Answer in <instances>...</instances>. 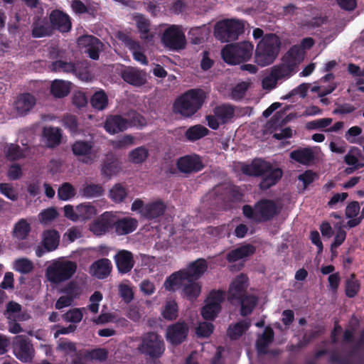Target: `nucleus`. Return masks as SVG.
<instances>
[{
  "label": "nucleus",
  "mask_w": 364,
  "mask_h": 364,
  "mask_svg": "<svg viewBox=\"0 0 364 364\" xmlns=\"http://www.w3.org/2000/svg\"><path fill=\"white\" fill-rule=\"evenodd\" d=\"M253 48L249 41L228 44L222 49V58L229 65H239L251 58Z\"/></svg>",
  "instance_id": "nucleus-4"
},
{
  "label": "nucleus",
  "mask_w": 364,
  "mask_h": 364,
  "mask_svg": "<svg viewBox=\"0 0 364 364\" xmlns=\"http://www.w3.org/2000/svg\"><path fill=\"white\" fill-rule=\"evenodd\" d=\"M71 83L63 80H55L50 85V93L56 98L66 97L70 92Z\"/></svg>",
  "instance_id": "nucleus-38"
},
{
  "label": "nucleus",
  "mask_w": 364,
  "mask_h": 364,
  "mask_svg": "<svg viewBox=\"0 0 364 364\" xmlns=\"http://www.w3.org/2000/svg\"><path fill=\"white\" fill-rule=\"evenodd\" d=\"M120 170L117 158L113 154L106 155L101 168V174L105 177L111 178Z\"/></svg>",
  "instance_id": "nucleus-29"
},
{
  "label": "nucleus",
  "mask_w": 364,
  "mask_h": 364,
  "mask_svg": "<svg viewBox=\"0 0 364 364\" xmlns=\"http://www.w3.org/2000/svg\"><path fill=\"white\" fill-rule=\"evenodd\" d=\"M273 115V117L265 124L263 128L264 134H272L276 139L281 140L288 139L292 136V130L289 127L283 128V127L293 119L296 115Z\"/></svg>",
  "instance_id": "nucleus-8"
},
{
  "label": "nucleus",
  "mask_w": 364,
  "mask_h": 364,
  "mask_svg": "<svg viewBox=\"0 0 364 364\" xmlns=\"http://www.w3.org/2000/svg\"><path fill=\"white\" fill-rule=\"evenodd\" d=\"M115 232L118 235H125L135 231L138 227V220L131 217L117 218L114 215Z\"/></svg>",
  "instance_id": "nucleus-24"
},
{
  "label": "nucleus",
  "mask_w": 364,
  "mask_h": 364,
  "mask_svg": "<svg viewBox=\"0 0 364 364\" xmlns=\"http://www.w3.org/2000/svg\"><path fill=\"white\" fill-rule=\"evenodd\" d=\"M242 172L247 176L261 177L259 188L267 191L275 186L282 177V170L262 159H255L250 164L242 166Z\"/></svg>",
  "instance_id": "nucleus-1"
},
{
  "label": "nucleus",
  "mask_w": 364,
  "mask_h": 364,
  "mask_svg": "<svg viewBox=\"0 0 364 364\" xmlns=\"http://www.w3.org/2000/svg\"><path fill=\"white\" fill-rule=\"evenodd\" d=\"M121 77L128 84L141 87L146 82V73L135 67H126L121 73Z\"/></svg>",
  "instance_id": "nucleus-19"
},
{
  "label": "nucleus",
  "mask_w": 364,
  "mask_h": 364,
  "mask_svg": "<svg viewBox=\"0 0 364 364\" xmlns=\"http://www.w3.org/2000/svg\"><path fill=\"white\" fill-rule=\"evenodd\" d=\"M21 306L16 302L9 301L6 305L5 314L8 320L23 321V315L21 314Z\"/></svg>",
  "instance_id": "nucleus-49"
},
{
  "label": "nucleus",
  "mask_w": 364,
  "mask_h": 364,
  "mask_svg": "<svg viewBox=\"0 0 364 364\" xmlns=\"http://www.w3.org/2000/svg\"><path fill=\"white\" fill-rule=\"evenodd\" d=\"M127 191L120 183L115 184L109 191L110 199L116 203H122L126 198Z\"/></svg>",
  "instance_id": "nucleus-50"
},
{
  "label": "nucleus",
  "mask_w": 364,
  "mask_h": 364,
  "mask_svg": "<svg viewBox=\"0 0 364 364\" xmlns=\"http://www.w3.org/2000/svg\"><path fill=\"white\" fill-rule=\"evenodd\" d=\"M31 232V225L25 219L18 220L14 227L13 236L18 240H25Z\"/></svg>",
  "instance_id": "nucleus-45"
},
{
  "label": "nucleus",
  "mask_w": 364,
  "mask_h": 364,
  "mask_svg": "<svg viewBox=\"0 0 364 364\" xmlns=\"http://www.w3.org/2000/svg\"><path fill=\"white\" fill-rule=\"evenodd\" d=\"M186 281V276L183 269L173 272L166 278L164 282V287L168 291H175L184 284Z\"/></svg>",
  "instance_id": "nucleus-33"
},
{
  "label": "nucleus",
  "mask_w": 364,
  "mask_h": 364,
  "mask_svg": "<svg viewBox=\"0 0 364 364\" xmlns=\"http://www.w3.org/2000/svg\"><path fill=\"white\" fill-rule=\"evenodd\" d=\"M136 23L141 38L148 42L152 41L154 36L150 33V21L143 15H139L136 17Z\"/></svg>",
  "instance_id": "nucleus-44"
},
{
  "label": "nucleus",
  "mask_w": 364,
  "mask_h": 364,
  "mask_svg": "<svg viewBox=\"0 0 364 364\" xmlns=\"http://www.w3.org/2000/svg\"><path fill=\"white\" fill-rule=\"evenodd\" d=\"M245 31L244 23L239 20L225 19L216 23L214 33L222 42L235 41Z\"/></svg>",
  "instance_id": "nucleus-5"
},
{
  "label": "nucleus",
  "mask_w": 364,
  "mask_h": 364,
  "mask_svg": "<svg viewBox=\"0 0 364 364\" xmlns=\"http://www.w3.org/2000/svg\"><path fill=\"white\" fill-rule=\"evenodd\" d=\"M148 150L143 147H138L129 153V160L134 164H141L148 157Z\"/></svg>",
  "instance_id": "nucleus-52"
},
{
  "label": "nucleus",
  "mask_w": 364,
  "mask_h": 364,
  "mask_svg": "<svg viewBox=\"0 0 364 364\" xmlns=\"http://www.w3.org/2000/svg\"><path fill=\"white\" fill-rule=\"evenodd\" d=\"M257 223H265L272 220L279 213L277 203L270 199H261L256 203Z\"/></svg>",
  "instance_id": "nucleus-14"
},
{
  "label": "nucleus",
  "mask_w": 364,
  "mask_h": 364,
  "mask_svg": "<svg viewBox=\"0 0 364 364\" xmlns=\"http://www.w3.org/2000/svg\"><path fill=\"white\" fill-rule=\"evenodd\" d=\"M73 104L77 108H82L87 106L88 98L82 91L75 92L73 96Z\"/></svg>",
  "instance_id": "nucleus-63"
},
{
  "label": "nucleus",
  "mask_w": 364,
  "mask_h": 364,
  "mask_svg": "<svg viewBox=\"0 0 364 364\" xmlns=\"http://www.w3.org/2000/svg\"><path fill=\"white\" fill-rule=\"evenodd\" d=\"M281 41L276 34H266L257 46L255 63L261 67L273 63L279 53Z\"/></svg>",
  "instance_id": "nucleus-2"
},
{
  "label": "nucleus",
  "mask_w": 364,
  "mask_h": 364,
  "mask_svg": "<svg viewBox=\"0 0 364 364\" xmlns=\"http://www.w3.org/2000/svg\"><path fill=\"white\" fill-rule=\"evenodd\" d=\"M166 209V205L161 200H156L145 205L140 211V214L144 218L151 220L163 215Z\"/></svg>",
  "instance_id": "nucleus-25"
},
{
  "label": "nucleus",
  "mask_w": 364,
  "mask_h": 364,
  "mask_svg": "<svg viewBox=\"0 0 364 364\" xmlns=\"http://www.w3.org/2000/svg\"><path fill=\"white\" fill-rule=\"evenodd\" d=\"M138 350L151 358H159L165 351V343L161 336L150 331L142 335Z\"/></svg>",
  "instance_id": "nucleus-6"
},
{
  "label": "nucleus",
  "mask_w": 364,
  "mask_h": 364,
  "mask_svg": "<svg viewBox=\"0 0 364 364\" xmlns=\"http://www.w3.org/2000/svg\"><path fill=\"white\" fill-rule=\"evenodd\" d=\"M162 315L167 320L176 319L178 316V305L176 302L175 301H167Z\"/></svg>",
  "instance_id": "nucleus-55"
},
{
  "label": "nucleus",
  "mask_w": 364,
  "mask_h": 364,
  "mask_svg": "<svg viewBox=\"0 0 364 364\" xmlns=\"http://www.w3.org/2000/svg\"><path fill=\"white\" fill-rule=\"evenodd\" d=\"M290 158L304 165H309L314 160V154L311 148H299L290 153Z\"/></svg>",
  "instance_id": "nucleus-35"
},
{
  "label": "nucleus",
  "mask_w": 364,
  "mask_h": 364,
  "mask_svg": "<svg viewBox=\"0 0 364 364\" xmlns=\"http://www.w3.org/2000/svg\"><path fill=\"white\" fill-rule=\"evenodd\" d=\"M360 284L356 279L355 274L353 273L346 281L345 293L348 298L355 297L360 291Z\"/></svg>",
  "instance_id": "nucleus-48"
},
{
  "label": "nucleus",
  "mask_w": 364,
  "mask_h": 364,
  "mask_svg": "<svg viewBox=\"0 0 364 364\" xmlns=\"http://www.w3.org/2000/svg\"><path fill=\"white\" fill-rule=\"evenodd\" d=\"M90 102L93 109L102 111L108 106L107 95L102 90L97 91L91 97Z\"/></svg>",
  "instance_id": "nucleus-43"
},
{
  "label": "nucleus",
  "mask_w": 364,
  "mask_h": 364,
  "mask_svg": "<svg viewBox=\"0 0 364 364\" xmlns=\"http://www.w3.org/2000/svg\"><path fill=\"white\" fill-rule=\"evenodd\" d=\"M248 287V277L245 274H240L231 282L228 291V300L233 304L237 299H241L246 294Z\"/></svg>",
  "instance_id": "nucleus-18"
},
{
  "label": "nucleus",
  "mask_w": 364,
  "mask_h": 364,
  "mask_svg": "<svg viewBox=\"0 0 364 364\" xmlns=\"http://www.w3.org/2000/svg\"><path fill=\"white\" fill-rule=\"evenodd\" d=\"M122 115H109L105 122V130L112 134L123 132L127 127V120Z\"/></svg>",
  "instance_id": "nucleus-27"
},
{
  "label": "nucleus",
  "mask_w": 364,
  "mask_h": 364,
  "mask_svg": "<svg viewBox=\"0 0 364 364\" xmlns=\"http://www.w3.org/2000/svg\"><path fill=\"white\" fill-rule=\"evenodd\" d=\"M0 193L11 200L16 201L18 199V193L9 183H0Z\"/></svg>",
  "instance_id": "nucleus-62"
},
{
  "label": "nucleus",
  "mask_w": 364,
  "mask_h": 364,
  "mask_svg": "<svg viewBox=\"0 0 364 364\" xmlns=\"http://www.w3.org/2000/svg\"><path fill=\"white\" fill-rule=\"evenodd\" d=\"M332 122L331 118H322L309 122L306 124V128L309 130H315L326 128Z\"/></svg>",
  "instance_id": "nucleus-59"
},
{
  "label": "nucleus",
  "mask_w": 364,
  "mask_h": 364,
  "mask_svg": "<svg viewBox=\"0 0 364 364\" xmlns=\"http://www.w3.org/2000/svg\"><path fill=\"white\" fill-rule=\"evenodd\" d=\"M14 269L21 274H28L33 269V264L27 258H20L15 260Z\"/></svg>",
  "instance_id": "nucleus-53"
},
{
  "label": "nucleus",
  "mask_w": 364,
  "mask_h": 364,
  "mask_svg": "<svg viewBox=\"0 0 364 364\" xmlns=\"http://www.w3.org/2000/svg\"><path fill=\"white\" fill-rule=\"evenodd\" d=\"M235 115H206L208 125L213 129H218L220 124H225Z\"/></svg>",
  "instance_id": "nucleus-51"
},
{
  "label": "nucleus",
  "mask_w": 364,
  "mask_h": 364,
  "mask_svg": "<svg viewBox=\"0 0 364 364\" xmlns=\"http://www.w3.org/2000/svg\"><path fill=\"white\" fill-rule=\"evenodd\" d=\"M112 265L107 258H102L95 261L90 267V273L99 279L107 278L111 273Z\"/></svg>",
  "instance_id": "nucleus-23"
},
{
  "label": "nucleus",
  "mask_w": 364,
  "mask_h": 364,
  "mask_svg": "<svg viewBox=\"0 0 364 364\" xmlns=\"http://www.w3.org/2000/svg\"><path fill=\"white\" fill-rule=\"evenodd\" d=\"M188 326L184 321H178L167 328L166 339L173 346L182 343L187 338Z\"/></svg>",
  "instance_id": "nucleus-15"
},
{
  "label": "nucleus",
  "mask_w": 364,
  "mask_h": 364,
  "mask_svg": "<svg viewBox=\"0 0 364 364\" xmlns=\"http://www.w3.org/2000/svg\"><path fill=\"white\" fill-rule=\"evenodd\" d=\"M205 93L201 89H191L178 97L173 105L175 114H196L203 106Z\"/></svg>",
  "instance_id": "nucleus-3"
},
{
  "label": "nucleus",
  "mask_w": 364,
  "mask_h": 364,
  "mask_svg": "<svg viewBox=\"0 0 364 364\" xmlns=\"http://www.w3.org/2000/svg\"><path fill=\"white\" fill-rule=\"evenodd\" d=\"M304 52L301 46L294 45L284 55L282 60H286L289 64H292L293 67L297 68L299 63L304 59Z\"/></svg>",
  "instance_id": "nucleus-37"
},
{
  "label": "nucleus",
  "mask_w": 364,
  "mask_h": 364,
  "mask_svg": "<svg viewBox=\"0 0 364 364\" xmlns=\"http://www.w3.org/2000/svg\"><path fill=\"white\" fill-rule=\"evenodd\" d=\"M14 354L21 362L28 363L34 356V348L30 339L23 335L16 336L12 343Z\"/></svg>",
  "instance_id": "nucleus-11"
},
{
  "label": "nucleus",
  "mask_w": 364,
  "mask_h": 364,
  "mask_svg": "<svg viewBox=\"0 0 364 364\" xmlns=\"http://www.w3.org/2000/svg\"><path fill=\"white\" fill-rule=\"evenodd\" d=\"M226 292L223 290H212L209 292L205 304L201 309V315L205 320L213 321L221 311L222 303L225 301Z\"/></svg>",
  "instance_id": "nucleus-9"
},
{
  "label": "nucleus",
  "mask_w": 364,
  "mask_h": 364,
  "mask_svg": "<svg viewBox=\"0 0 364 364\" xmlns=\"http://www.w3.org/2000/svg\"><path fill=\"white\" fill-rule=\"evenodd\" d=\"M36 103V97L30 93L21 94L15 101V107L18 114L30 112Z\"/></svg>",
  "instance_id": "nucleus-30"
},
{
  "label": "nucleus",
  "mask_w": 364,
  "mask_h": 364,
  "mask_svg": "<svg viewBox=\"0 0 364 364\" xmlns=\"http://www.w3.org/2000/svg\"><path fill=\"white\" fill-rule=\"evenodd\" d=\"M79 80L88 82L92 80V74L87 67L83 66L81 63H75L74 70L72 73Z\"/></svg>",
  "instance_id": "nucleus-54"
},
{
  "label": "nucleus",
  "mask_w": 364,
  "mask_h": 364,
  "mask_svg": "<svg viewBox=\"0 0 364 364\" xmlns=\"http://www.w3.org/2000/svg\"><path fill=\"white\" fill-rule=\"evenodd\" d=\"M256 248L250 244H246L230 250L226 255V259L229 263L235 262L255 254Z\"/></svg>",
  "instance_id": "nucleus-26"
},
{
  "label": "nucleus",
  "mask_w": 364,
  "mask_h": 364,
  "mask_svg": "<svg viewBox=\"0 0 364 364\" xmlns=\"http://www.w3.org/2000/svg\"><path fill=\"white\" fill-rule=\"evenodd\" d=\"M58 213L54 208H48L41 211L38 215L39 220L43 223H48L55 220Z\"/></svg>",
  "instance_id": "nucleus-60"
},
{
  "label": "nucleus",
  "mask_w": 364,
  "mask_h": 364,
  "mask_svg": "<svg viewBox=\"0 0 364 364\" xmlns=\"http://www.w3.org/2000/svg\"><path fill=\"white\" fill-rule=\"evenodd\" d=\"M273 75L279 80H286L290 78L296 73V69L286 60H282V63L274 65L271 68Z\"/></svg>",
  "instance_id": "nucleus-31"
},
{
  "label": "nucleus",
  "mask_w": 364,
  "mask_h": 364,
  "mask_svg": "<svg viewBox=\"0 0 364 364\" xmlns=\"http://www.w3.org/2000/svg\"><path fill=\"white\" fill-rule=\"evenodd\" d=\"M207 261L203 258H198L188 264L186 269H182L186 276V281L198 280L208 270Z\"/></svg>",
  "instance_id": "nucleus-20"
},
{
  "label": "nucleus",
  "mask_w": 364,
  "mask_h": 364,
  "mask_svg": "<svg viewBox=\"0 0 364 364\" xmlns=\"http://www.w3.org/2000/svg\"><path fill=\"white\" fill-rule=\"evenodd\" d=\"M71 149L75 156L83 157L81 161L85 164H92L99 157L100 149L95 147L92 140H77L73 144Z\"/></svg>",
  "instance_id": "nucleus-10"
},
{
  "label": "nucleus",
  "mask_w": 364,
  "mask_h": 364,
  "mask_svg": "<svg viewBox=\"0 0 364 364\" xmlns=\"http://www.w3.org/2000/svg\"><path fill=\"white\" fill-rule=\"evenodd\" d=\"M178 169L183 173H196L204 168L200 157L197 154L186 155L177 160Z\"/></svg>",
  "instance_id": "nucleus-16"
},
{
  "label": "nucleus",
  "mask_w": 364,
  "mask_h": 364,
  "mask_svg": "<svg viewBox=\"0 0 364 364\" xmlns=\"http://www.w3.org/2000/svg\"><path fill=\"white\" fill-rule=\"evenodd\" d=\"M235 301L240 304V314L246 316L252 312L257 304V299L255 296L245 294L242 296L241 299H237Z\"/></svg>",
  "instance_id": "nucleus-41"
},
{
  "label": "nucleus",
  "mask_w": 364,
  "mask_h": 364,
  "mask_svg": "<svg viewBox=\"0 0 364 364\" xmlns=\"http://www.w3.org/2000/svg\"><path fill=\"white\" fill-rule=\"evenodd\" d=\"M43 135L46 138L48 147H56L61 142L62 134L59 128L45 127L43 129Z\"/></svg>",
  "instance_id": "nucleus-40"
},
{
  "label": "nucleus",
  "mask_w": 364,
  "mask_h": 364,
  "mask_svg": "<svg viewBox=\"0 0 364 364\" xmlns=\"http://www.w3.org/2000/svg\"><path fill=\"white\" fill-rule=\"evenodd\" d=\"M214 330V326L211 323L203 322L196 328V334L198 337L206 338L210 336Z\"/></svg>",
  "instance_id": "nucleus-64"
},
{
  "label": "nucleus",
  "mask_w": 364,
  "mask_h": 364,
  "mask_svg": "<svg viewBox=\"0 0 364 364\" xmlns=\"http://www.w3.org/2000/svg\"><path fill=\"white\" fill-rule=\"evenodd\" d=\"M31 27V35L33 38L50 36L53 33L52 26L46 19L34 21Z\"/></svg>",
  "instance_id": "nucleus-36"
},
{
  "label": "nucleus",
  "mask_w": 364,
  "mask_h": 364,
  "mask_svg": "<svg viewBox=\"0 0 364 364\" xmlns=\"http://www.w3.org/2000/svg\"><path fill=\"white\" fill-rule=\"evenodd\" d=\"M75 64L73 62H67L60 59L53 61L48 65V68L52 72L55 73H72L74 70Z\"/></svg>",
  "instance_id": "nucleus-46"
},
{
  "label": "nucleus",
  "mask_w": 364,
  "mask_h": 364,
  "mask_svg": "<svg viewBox=\"0 0 364 364\" xmlns=\"http://www.w3.org/2000/svg\"><path fill=\"white\" fill-rule=\"evenodd\" d=\"M105 193V189L100 184L85 183L80 191L82 196L87 198H98Z\"/></svg>",
  "instance_id": "nucleus-42"
},
{
  "label": "nucleus",
  "mask_w": 364,
  "mask_h": 364,
  "mask_svg": "<svg viewBox=\"0 0 364 364\" xmlns=\"http://www.w3.org/2000/svg\"><path fill=\"white\" fill-rule=\"evenodd\" d=\"M75 191L73 186L69 183H64L58 191V196L60 200H68L74 197Z\"/></svg>",
  "instance_id": "nucleus-57"
},
{
  "label": "nucleus",
  "mask_w": 364,
  "mask_h": 364,
  "mask_svg": "<svg viewBox=\"0 0 364 364\" xmlns=\"http://www.w3.org/2000/svg\"><path fill=\"white\" fill-rule=\"evenodd\" d=\"M274 336L273 329L269 326L266 327L263 334L256 342V348L259 354H267V348L273 342Z\"/></svg>",
  "instance_id": "nucleus-34"
},
{
  "label": "nucleus",
  "mask_w": 364,
  "mask_h": 364,
  "mask_svg": "<svg viewBox=\"0 0 364 364\" xmlns=\"http://www.w3.org/2000/svg\"><path fill=\"white\" fill-rule=\"evenodd\" d=\"M6 155L9 161H16L24 157L23 151L18 144H14L8 145Z\"/></svg>",
  "instance_id": "nucleus-56"
},
{
  "label": "nucleus",
  "mask_w": 364,
  "mask_h": 364,
  "mask_svg": "<svg viewBox=\"0 0 364 364\" xmlns=\"http://www.w3.org/2000/svg\"><path fill=\"white\" fill-rule=\"evenodd\" d=\"M161 42L165 47L170 50H180L186 46L185 35L178 26L173 25L164 31Z\"/></svg>",
  "instance_id": "nucleus-12"
},
{
  "label": "nucleus",
  "mask_w": 364,
  "mask_h": 364,
  "mask_svg": "<svg viewBox=\"0 0 364 364\" xmlns=\"http://www.w3.org/2000/svg\"><path fill=\"white\" fill-rule=\"evenodd\" d=\"M247 326L242 322H237L233 326H230L228 329V334L232 340L237 339L241 336L246 330Z\"/></svg>",
  "instance_id": "nucleus-61"
},
{
  "label": "nucleus",
  "mask_w": 364,
  "mask_h": 364,
  "mask_svg": "<svg viewBox=\"0 0 364 364\" xmlns=\"http://www.w3.org/2000/svg\"><path fill=\"white\" fill-rule=\"evenodd\" d=\"M187 283L183 286V294L189 301H194L197 299L201 292V285L197 280L186 281Z\"/></svg>",
  "instance_id": "nucleus-39"
},
{
  "label": "nucleus",
  "mask_w": 364,
  "mask_h": 364,
  "mask_svg": "<svg viewBox=\"0 0 364 364\" xmlns=\"http://www.w3.org/2000/svg\"><path fill=\"white\" fill-rule=\"evenodd\" d=\"M114 224V214L106 211L90 224L89 230L96 236H102L112 230Z\"/></svg>",
  "instance_id": "nucleus-13"
},
{
  "label": "nucleus",
  "mask_w": 364,
  "mask_h": 364,
  "mask_svg": "<svg viewBox=\"0 0 364 364\" xmlns=\"http://www.w3.org/2000/svg\"><path fill=\"white\" fill-rule=\"evenodd\" d=\"M62 317L67 322L77 323L81 321L83 314L81 309L74 308L63 314Z\"/></svg>",
  "instance_id": "nucleus-58"
},
{
  "label": "nucleus",
  "mask_w": 364,
  "mask_h": 364,
  "mask_svg": "<svg viewBox=\"0 0 364 364\" xmlns=\"http://www.w3.org/2000/svg\"><path fill=\"white\" fill-rule=\"evenodd\" d=\"M77 267L76 262L70 260L56 261L47 268L46 277L50 282L59 284L70 279Z\"/></svg>",
  "instance_id": "nucleus-7"
},
{
  "label": "nucleus",
  "mask_w": 364,
  "mask_h": 364,
  "mask_svg": "<svg viewBox=\"0 0 364 364\" xmlns=\"http://www.w3.org/2000/svg\"><path fill=\"white\" fill-rule=\"evenodd\" d=\"M49 21L53 28V31L57 30L60 33H68L72 28L70 17L59 9H54L50 12Z\"/></svg>",
  "instance_id": "nucleus-17"
},
{
  "label": "nucleus",
  "mask_w": 364,
  "mask_h": 364,
  "mask_svg": "<svg viewBox=\"0 0 364 364\" xmlns=\"http://www.w3.org/2000/svg\"><path fill=\"white\" fill-rule=\"evenodd\" d=\"M114 259L118 272L123 274L129 273L135 264L132 252L126 250H119Z\"/></svg>",
  "instance_id": "nucleus-21"
},
{
  "label": "nucleus",
  "mask_w": 364,
  "mask_h": 364,
  "mask_svg": "<svg viewBox=\"0 0 364 364\" xmlns=\"http://www.w3.org/2000/svg\"><path fill=\"white\" fill-rule=\"evenodd\" d=\"M60 242V234L54 229L46 230L42 234V244L48 252L57 249Z\"/></svg>",
  "instance_id": "nucleus-32"
},
{
  "label": "nucleus",
  "mask_w": 364,
  "mask_h": 364,
  "mask_svg": "<svg viewBox=\"0 0 364 364\" xmlns=\"http://www.w3.org/2000/svg\"><path fill=\"white\" fill-rule=\"evenodd\" d=\"M77 220L91 219L97 214L96 208L90 203H81L77 206Z\"/></svg>",
  "instance_id": "nucleus-47"
},
{
  "label": "nucleus",
  "mask_w": 364,
  "mask_h": 364,
  "mask_svg": "<svg viewBox=\"0 0 364 364\" xmlns=\"http://www.w3.org/2000/svg\"><path fill=\"white\" fill-rule=\"evenodd\" d=\"M209 133V129L201 124L191 126L185 131L182 141L195 142L208 136Z\"/></svg>",
  "instance_id": "nucleus-28"
},
{
  "label": "nucleus",
  "mask_w": 364,
  "mask_h": 364,
  "mask_svg": "<svg viewBox=\"0 0 364 364\" xmlns=\"http://www.w3.org/2000/svg\"><path fill=\"white\" fill-rule=\"evenodd\" d=\"M78 44L87 48L85 52L91 59H99L102 43L97 38L92 36H83L78 38Z\"/></svg>",
  "instance_id": "nucleus-22"
}]
</instances>
